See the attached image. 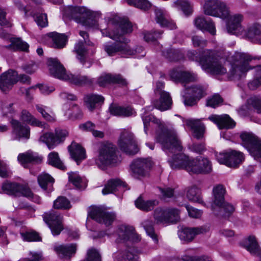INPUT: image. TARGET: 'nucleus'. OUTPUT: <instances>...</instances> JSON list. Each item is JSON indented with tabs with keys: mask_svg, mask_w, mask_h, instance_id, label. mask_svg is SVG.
I'll use <instances>...</instances> for the list:
<instances>
[{
	"mask_svg": "<svg viewBox=\"0 0 261 261\" xmlns=\"http://www.w3.org/2000/svg\"><path fill=\"white\" fill-rule=\"evenodd\" d=\"M108 28H100L103 36H108L117 42L106 44L104 50L109 56H114L120 52L122 55H130L135 51L130 49L127 44L129 40L123 37L126 34L132 32V25L126 19L116 16L110 18L108 22Z\"/></svg>",
	"mask_w": 261,
	"mask_h": 261,
	"instance_id": "nucleus-1",
	"label": "nucleus"
},
{
	"mask_svg": "<svg viewBox=\"0 0 261 261\" xmlns=\"http://www.w3.org/2000/svg\"><path fill=\"white\" fill-rule=\"evenodd\" d=\"M232 63L229 71L230 77L233 80H240L246 76L247 72L250 69H255V78L248 84V88L254 90L261 85V65L252 66L250 65L255 57L250 55L240 52H236L232 57Z\"/></svg>",
	"mask_w": 261,
	"mask_h": 261,
	"instance_id": "nucleus-2",
	"label": "nucleus"
},
{
	"mask_svg": "<svg viewBox=\"0 0 261 261\" xmlns=\"http://www.w3.org/2000/svg\"><path fill=\"white\" fill-rule=\"evenodd\" d=\"M142 120L146 134L150 122H152L159 127L160 132L157 135L156 140L161 144L164 151L169 153L181 149L179 138L176 131L173 127L164 125L161 120L150 115H143Z\"/></svg>",
	"mask_w": 261,
	"mask_h": 261,
	"instance_id": "nucleus-3",
	"label": "nucleus"
},
{
	"mask_svg": "<svg viewBox=\"0 0 261 261\" xmlns=\"http://www.w3.org/2000/svg\"><path fill=\"white\" fill-rule=\"evenodd\" d=\"M47 65L50 74L60 80L69 81L78 86H91L94 82V79L87 76L66 73L65 68L57 58L48 59Z\"/></svg>",
	"mask_w": 261,
	"mask_h": 261,
	"instance_id": "nucleus-4",
	"label": "nucleus"
},
{
	"mask_svg": "<svg viewBox=\"0 0 261 261\" xmlns=\"http://www.w3.org/2000/svg\"><path fill=\"white\" fill-rule=\"evenodd\" d=\"M216 14L215 17H219L222 19H228L227 30L230 34L239 35L243 30L241 22L243 16L240 14L230 16L229 8L226 3L218 0L216 8Z\"/></svg>",
	"mask_w": 261,
	"mask_h": 261,
	"instance_id": "nucleus-5",
	"label": "nucleus"
},
{
	"mask_svg": "<svg viewBox=\"0 0 261 261\" xmlns=\"http://www.w3.org/2000/svg\"><path fill=\"white\" fill-rule=\"evenodd\" d=\"M63 14L84 25L92 27L96 25V19L98 13L84 7L69 6L65 9Z\"/></svg>",
	"mask_w": 261,
	"mask_h": 261,
	"instance_id": "nucleus-6",
	"label": "nucleus"
},
{
	"mask_svg": "<svg viewBox=\"0 0 261 261\" xmlns=\"http://www.w3.org/2000/svg\"><path fill=\"white\" fill-rule=\"evenodd\" d=\"M225 190L223 186L219 185L213 189L214 199L212 205V210L217 216L228 217L234 211L233 206L224 201Z\"/></svg>",
	"mask_w": 261,
	"mask_h": 261,
	"instance_id": "nucleus-7",
	"label": "nucleus"
},
{
	"mask_svg": "<svg viewBox=\"0 0 261 261\" xmlns=\"http://www.w3.org/2000/svg\"><path fill=\"white\" fill-rule=\"evenodd\" d=\"M116 147L113 144H102L99 148V154L95 160L96 164L100 168L108 165H114L117 163Z\"/></svg>",
	"mask_w": 261,
	"mask_h": 261,
	"instance_id": "nucleus-8",
	"label": "nucleus"
},
{
	"mask_svg": "<svg viewBox=\"0 0 261 261\" xmlns=\"http://www.w3.org/2000/svg\"><path fill=\"white\" fill-rule=\"evenodd\" d=\"M4 193L14 197L24 196L32 199L36 202H39V198L34 196L29 187L24 184L17 182H5L2 186Z\"/></svg>",
	"mask_w": 261,
	"mask_h": 261,
	"instance_id": "nucleus-9",
	"label": "nucleus"
},
{
	"mask_svg": "<svg viewBox=\"0 0 261 261\" xmlns=\"http://www.w3.org/2000/svg\"><path fill=\"white\" fill-rule=\"evenodd\" d=\"M206 58L200 60V65L204 70L213 74H224L227 72L226 68L222 63V61L213 56L212 51L206 50Z\"/></svg>",
	"mask_w": 261,
	"mask_h": 261,
	"instance_id": "nucleus-10",
	"label": "nucleus"
},
{
	"mask_svg": "<svg viewBox=\"0 0 261 261\" xmlns=\"http://www.w3.org/2000/svg\"><path fill=\"white\" fill-rule=\"evenodd\" d=\"M215 156L219 163L231 168L238 167L244 160L242 152L232 149L216 153Z\"/></svg>",
	"mask_w": 261,
	"mask_h": 261,
	"instance_id": "nucleus-11",
	"label": "nucleus"
},
{
	"mask_svg": "<svg viewBox=\"0 0 261 261\" xmlns=\"http://www.w3.org/2000/svg\"><path fill=\"white\" fill-rule=\"evenodd\" d=\"M242 145L255 159H261V141L252 133L244 132L240 135Z\"/></svg>",
	"mask_w": 261,
	"mask_h": 261,
	"instance_id": "nucleus-12",
	"label": "nucleus"
},
{
	"mask_svg": "<svg viewBox=\"0 0 261 261\" xmlns=\"http://www.w3.org/2000/svg\"><path fill=\"white\" fill-rule=\"evenodd\" d=\"M118 145L121 151L129 155L135 154L139 151L133 134L126 129L121 133Z\"/></svg>",
	"mask_w": 261,
	"mask_h": 261,
	"instance_id": "nucleus-13",
	"label": "nucleus"
},
{
	"mask_svg": "<svg viewBox=\"0 0 261 261\" xmlns=\"http://www.w3.org/2000/svg\"><path fill=\"white\" fill-rule=\"evenodd\" d=\"M118 145L121 151L129 155L135 154L139 151L133 134L126 129L121 133Z\"/></svg>",
	"mask_w": 261,
	"mask_h": 261,
	"instance_id": "nucleus-14",
	"label": "nucleus"
},
{
	"mask_svg": "<svg viewBox=\"0 0 261 261\" xmlns=\"http://www.w3.org/2000/svg\"><path fill=\"white\" fill-rule=\"evenodd\" d=\"M212 170L211 162L207 158H196L189 160L186 171L190 174H206Z\"/></svg>",
	"mask_w": 261,
	"mask_h": 261,
	"instance_id": "nucleus-15",
	"label": "nucleus"
},
{
	"mask_svg": "<svg viewBox=\"0 0 261 261\" xmlns=\"http://www.w3.org/2000/svg\"><path fill=\"white\" fill-rule=\"evenodd\" d=\"M42 217L54 236L58 235L63 229V217L55 211L44 213Z\"/></svg>",
	"mask_w": 261,
	"mask_h": 261,
	"instance_id": "nucleus-16",
	"label": "nucleus"
},
{
	"mask_svg": "<svg viewBox=\"0 0 261 261\" xmlns=\"http://www.w3.org/2000/svg\"><path fill=\"white\" fill-rule=\"evenodd\" d=\"M88 216L106 226L111 225L116 219V214L114 212H107L99 207H92L89 212Z\"/></svg>",
	"mask_w": 261,
	"mask_h": 261,
	"instance_id": "nucleus-17",
	"label": "nucleus"
},
{
	"mask_svg": "<svg viewBox=\"0 0 261 261\" xmlns=\"http://www.w3.org/2000/svg\"><path fill=\"white\" fill-rule=\"evenodd\" d=\"M117 243H124L127 241L138 242L140 241L141 238L135 230V228L131 226L120 225L117 230Z\"/></svg>",
	"mask_w": 261,
	"mask_h": 261,
	"instance_id": "nucleus-18",
	"label": "nucleus"
},
{
	"mask_svg": "<svg viewBox=\"0 0 261 261\" xmlns=\"http://www.w3.org/2000/svg\"><path fill=\"white\" fill-rule=\"evenodd\" d=\"M151 166V162L149 159H136L130 165L132 175L136 178L144 176Z\"/></svg>",
	"mask_w": 261,
	"mask_h": 261,
	"instance_id": "nucleus-19",
	"label": "nucleus"
},
{
	"mask_svg": "<svg viewBox=\"0 0 261 261\" xmlns=\"http://www.w3.org/2000/svg\"><path fill=\"white\" fill-rule=\"evenodd\" d=\"M179 142L181 146V149L180 150H176L174 152H170L169 153H167L166 151L165 152L168 156H170V155H172V158L168 160L170 165L172 169H184L186 170V166H188L190 158L184 154H175L176 152L180 151L182 149L181 143L180 140Z\"/></svg>",
	"mask_w": 261,
	"mask_h": 261,
	"instance_id": "nucleus-20",
	"label": "nucleus"
},
{
	"mask_svg": "<svg viewBox=\"0 0 261 261\" xmlns=\"http://www.w3.org/2000/svg\"><path fill=\"white\" fill-rule=\"evenodd\" d=\"M17 82V72L14 70H8L0 75V89L3 92H7Z\"/></svg>",
	"mask_w": 261,
	"mask_h": 261,
	"instance_id": "nucleus-21",
	"label": "nucleus"
},
{
	"mask_svg": "<svg viewBox=\"0 0 261 261\" xmlns=\"http://www.w3.org/2000/svg\"><path fill=\"white\" fill-rule=\"evenodd\" d=\"M170 78L175 82L186 84L197 81V75L191 71H182L179 69H173L170 72Z\"/></svg>",
	"mask_w": 261,
	"mask_h": 261,
	"instance_id": "nucleus-22",
	"label": "nucleus"
},
{
	"mask_svg": "<svg viewBox=\"0 0 261 261\" xmlns=\"http://www.w3.org/2000/svg\"><path fill=\"white\" fill-rule=\"evenodd\" d=\"M208 119L217 124L219 129L232 128L236 125L235 122L227 114L213 115L210 116Z\"/></svg>",
	"mask_w": 261,
	"mask_h": 261,
	"instance_id": "nucleus-23",
	"label": "nucleus"
},
{
	"mask_svg": "<svg viewBox=\"0 0 261 261\" xmlns=\"http://www.w3.org/2000/svg\"><path fill=\"white\" fill-rule=\"evenodd\" d=\"M160 98L152 101V104L156 109L161 111L170 110L172 108V99L169 92L163 93L159 95Z\"/></svg>",
	"mask_w": 261,
	"mask_h": 261,
	"instance_id": "nucleus-24",
	"label": "nucleus"
},
{
	"mask_svg": "<svg viewBox=\"0 0 261 261\" xmlns=\"http://www.w3.org/2000/svg\"><path fill=\"white\" fill-rule=\"evenodd\" d=\"M98 84L101 86H105L108 84H118L122 86L127 85L126 80L120 74H107L100 76L97 81Z\"/></svg>",
	"mask_w": 261,
	"mask_h": 261,
	"instance_id": "nucleus-25",
	"label": "nucleus"
},
{
	"mask_svg": "<svg viewBox=\"0 0 261 261\" xmlns=\"http://www.w3.org/2000/svg\"><path fill=\"white\" fill-rule=\"evenodd\" d=\"M205 231L206 229L203 227L185 228L178 232V236L181 240L189 242L192 241L196 235Z\"/></svg>",
	"mask_w": 261,
	"mask_h": 261,
	"instance_id": "nucleus-26",
	"label": "nucleus"
},
{
	"mask_svg": "<svg viewBox=\"0 0 261 261\" xmlns=\"http://www.w3.org/2000/svg\"><path fill=\"white\" fill-rule=\"evenodd\" d=\"M155 15L156 22L161 26L166 27L170 30L175 29L177 28L175 23L170 19L168 15L163 10L155 9Z\"/></svg>",
	"mask_w": 261,
	"mask_h": 261,
	"instance_id": "nucleus-27",
	"label": "nucleus"
},
{
	"mask_svg": "<svg viewBox=\"0 0 261 261\" xmlns=\"http://www.w3.org/2000/svg\"><path fill=\"white\" fill-rule=\"evenodd\" d=\"M185 122L193 130V136L195 138L200 139L203 137L205 126L199 119H187Z\"/></svg>",
	"mask_w": 261,
	"mask_h": 261,
	"instance_id": "nucleus-28",
	"label": "nucleus"
},
{
	"mask_svg": "<svg viewBox=\"0 0 261 261\" xmlns=\"http://www.w3.org/2000/svg\"><path fill=\"white\" fill-rule=\"evenodd\" d=\"M68 150L71 158L79 164L80 162L86 158L85 150L79 144L72 142L68 146Z\"/></svg>",
	"mask_w": 261,
	"mask_h": 261,
	"instance_id": "nucleus-29",
	"label": "nucleus"
},
{
	"mask_svg": "<svg viewBox=\"0 0 261 261\" xmlns=\"http://www.w3.org/2000/svg\"><path fill=\"white\" fill-rule=\"evenodd\" d=\"M194 23L199 29L207 31L213 35L216 34L215 26L211 19L206 20L203 17H198L195 18Z\"/></svg>",
	"mask_w": 261,
	"mask_h": 261,
	"instance_id": "nucleus-30",
	"label": "nucleus"
},
{
	"mask_svg": "<svg viewBox=\"0 0 261 261\" xmlns=\"http://www.w3.org/2000/svg\"><path fill=\"white\" fill-rule=\"evenodd\" d=\"M245 36L251 42L261 44V24H253L247 29Z\"/></svg>",
	"mask_w": 261,
	"mask_h": 261,
	"instance_id": "nucleus-31",
	"label": "nucleus"
},
{
	"mask_svg": "<svg viewBox=\"0 0 261 261\" xmlns=\"http://www.w3.org/2000/svg\"><path fill=\"white\" fill-rule=\"evenodd\" d=\"M243 246L251 254L258 256L261 261V248L259 249L258 245L254 237L250 236L245 239L243 243Z\"/></svg>",
	"mask_w": 261,
	"mask_h": 261,
	"instance_id": "nucleus-32",
	"label": "nucleus"
},
{
	"mask_svg": "<svg viewBox=\"0 0 261 261\" xmlns=\"http://www.w3.org/2000/svg\"><path fill=\"white\" fill-rule=\"evenodd\" d=\"M11 124L13 129V133L18 139L24 138L27 139L30 138V128L27 126L22 125L18 120L12 119Z\"/></svg>",
	"mask_w": 261,
	"mask_h": 261,
	"instance_id": "nucleus-33",
	"label": "nucleus"
},
{
	"mask_svg": "<svg viewBox=\"0 0 261 261\" xmlns=\"http://www.w3.org/2000/svg\"><path fill=\"white\" fill-rule=\"evenodd\" d=\"M57 253L62 257L70 258L77 250L76 244L61 245L55 248Z\"/></svg>",
	"mask_w": 261,
	"mask_h": 261,
	"instance_id": "nucleus-34",
	"label": "nucleus"
},
{
	"mask_svg": "<svg viewBox=\"0 0 261 261\" xmlns=\"http://www.w3.org/2000/svg\"><path fill=\"white\" fill-rule=\"evenodd\" d=\"M18 161L20 164L25 167L27 163H40L42 161V158L33 152H26L20 153L17 158Z\"/></svg>",
	"mask_w": 261,
	"mask_h": 261,
	"instance_id": "nucleus-35",
	"label": "nucleus"
},
{
	"mask_svg": "<svg viewBox=\"0 0 261 261\" xmlns=\"http://www.w3.org/2000/svg\"><path fill=\"white\" fill-rule=\"evenodd\" d=\"M39 141L45 143L49 149H53L60 144V139L53 133H45L40 136Z\"/></svg>",
	"mask_w": 261,
	"mask_h": 261,
	"instance_id": "nucleus-36",
	"label": "nucleus"
},
{
	"mask_svg": "<svg viewBox=\"0 0 261 261\" xmlns=\"http://www.w3.org/2000/svg\"><path fill=\"white\" fill-rule=\"evenodd\" d=\"M84 99L86 107L92 111L95 108L96 105L103 102L105 98L100 95L91 94L86 95Z\"/></svg>",
	"mask_w": 261,
	"mask_h": 261,
	"instance_id": "nucleus-37",
	"label": "nucleus"
},
{
	"mask_svg": "<svg viewBox=\"0 0 261 261\" xmlns=\"http://www.w3.org/2000/svg\"><path fill=\"white\" fill-rule=\"evenodd\" d=\"M38 182L41 188L47 192L53 191L54 179L48 174L43 173L39 175L38 176Z\"/></svg>",
	"mask_w": 261,
	"mask_h": 261,
	"instance_id": "nucleus-38",
	"label": "nucleus"
},
{
	"mask_svg": "<svg viewBox=\"0 0 261 261\" xmlns=\"http://www.w3.org/2000/svg\"><path fill=\"white\" fill-rule=\"evenodd\" d=\"M111 114L122 117H129L133 115L134 110L130 107H121L113 105L110 107Z\"/></svg>",
	"mask_w": 261,
	"mask_h": 261,
	"instance_id": "nucleus-39",
	"label": "nucleus"
},
{
	"mask_svg": "<svg viewBox=\"0 0 261 261\" xmlns=\"http://www.w3.org/2000/svg\"><path fill=\"white\" fill-rule=\"evenodd\" d=\"M126 185L125 182H122L120 179H111L108 181L102 190V193L104 195L112 193L121 187H125Z\"/></svg>",
	"mask_w": 261,
	"mask_h": 261,
	"instance_id": "nucleus-40",
	"label": "nucleus"
},
{
	"mask_svg": "<svg viewBox=\"0 0 261 261\" xmlns=\"http://www.w3.org/2000/svg\"><path fill=\"white\" fill-rule=\"evenodd\" d=\"M159 204L156 200H144L141 197L135 201L136 207L140 210L148 212L153 210L155 206Z\"/></svg>",
	"mask_w": 261,
	"mask_h": 261,
	"instance_id": "nucleus-41",
	"label": "nucleus"
},
{
	"mask_svg": "<svg viewBox=\"0 0 261 261\" xmlns=\"http://www.w3.org/2000/svg\"><path fill=\"white\" fill-rule=\"evenodd\" d=\"M48 36L51 38L55 48H61L65 46L67 38L64 34L51 32L48 33Z\"/></svg>",
	"mask_w": 261,
	"mask_h": 261,
	"instance_id": "nucleus-42",
	"label": "nucleus"
},
{
	"mask_svg": "<svg viewBox=\"0 0 261 261\" xmlns=\"http://www.w3.org/2000/svg\"><path fill=\"white\" fill-rule=\"evenodd\" d=\"M4 47L11 50H20L27 51L29 45L27 43L23 42L19 38H12L11 39V44L8 45L4 46Z\"/></svg>",
	"mask_w": 261,
	"mask_h": 261,
	"instance_id": "nucleus-43",
	"label": "nucleus"
},
{
	"mask_svg": "<svg viewBox=\"0 0 261 261\" xmlns=\"http://www.w3.org/2000/svg\"><path fill=\"white\" fill-rule=\"evenodd\" d=\"M173 6L181 10L186 15H191L193 12V6L189 0H177Z\"/></svg>",
	"mask_w": 261,
	"mask_h": 261,
	"instance_id": "nucleus-44",
	"label": "nucleus"
},
{
	"mask_svg": "<svg viewBox=\"0 0 261 261\" xmlns=\"http://www.w3.org/2000/svg\"><path fill=\"white\" fill-rule=\"evenodd\" d=\"M187 197L189 200L199 203H202L200 190L196 186L189 188L187 192Z\"/></svg>",
	"mask_w": 261,
	"mask_h": 261,
	"instance_id": "nucleus-45",
	"label": "nucleus"
},
{
	"mask_svg": "<svg viewBox=\"0 0 261 261\" xmlns=\"http://www.w3.org/2000/svg\"><path fill=\"white\" fill-rule=\"evenodd\" d=\"M21 119L22 121L27 122L32 126L43 127L44 125V123L36 119L26 110H23L22 111Z\"/></svg>",
	"mask_w": 261,
	"mask_h": 261,
	"instance_id": "nucleus-46",
	"label": "nucleus"
},
{
	"mask_svg": "<svg viewBox=\"0 0 261 261\" xmlns=\"http://www.w3.org/2000/svg\"><path fill=\"white\" fill-rule=\"evenodd\" d=\"M163 55L170 61H177L183 58V54L179 49L168 48L162 51Z\"/></svg>",
	"mask_w": 261,
	"mask_h": 261,
	"instance_id": "nucleus-47",
	"label": "nucleus"
},
{
	"mask_svg": "<svg viewBox=\"0 0 261 261\" xmlns=\"http://www.w3.org/2000/svg\"><path fill=\"white\" fill-rule=\"evenodd\" d=\"M48 164L55 167L61 170H65V166L59 158V154L57 152H51L48 155Z\"/></svg>",
	"mask_w": 261,
	"mask_h": 261,
	"instance_id": "nucleus-48",
	"label": "nucleus"
},
{
	"mask_svg": "<svg viewBox=\"0 0 261 261\" xmlns=\"http://www.w3.org/2000/svg\"><path fill=\"white\" fill-rule=\"evenodd\" d=\"M74 51L77 55V58L80 61L84 64L87 55V49L85 47L83 42H79L75 45Z\"/></svg>",
	"mask_w": 261,
	"mask_h": 261,
	"instance_id": "nucleus-49",
	"label": "nucleus"
},
{
	"mask_svg": "<svg viewBox=\"0 0 261 261\" xmlns=\"http://www.w3.org/2000/svg\"><path fill=\"white\" fill-rule=\"evenodd\" d=\"M141 224L147 235L150 236L155 243H157L158 240L154 231V222L150 219H146Z\"/></svg>",
	"mask_w": 261,
	"mask_h": 261,
	"instance_id": "nucleus-50",
	"label": "nucleus"
},
{
	"mask_svg": "<svg viewBox=\"0 0 261 261\" xmlns=\"http://www.w3.org/2000/svg\"><path fill=\"white\" fill-rule=\"evenodd\" d=\"M218 2V0H208L205 1L203 6L204 14L215 17L217 14L216 10Z\"/></svg>",
	"mask_w": 261,
	"mask_h": 261,
	"instance_id": "nucleus-51",
	"label": "nucleus"
},
{
	"mask_svg": "<svg viewBox=\"0 0 261 261\" xmlns=\"http://www.w3.org/2000/svg\"><path fill=\"white\" fill-rule=\"evenodd\" d=\"M154 218L157 224L168 223L167 208L164 210L158 207L154 212Z\"/></svg>",
	"mask_w": 261,
	"mask_h": 261,
	"instance_id": "nucleus-52",
	"label": "nucleus"
},
{
	"mask_svg": "<svg viewBox=\"0 0 261 261\" xmlns=\"http://www.w3.org/2000/svg\"><path fill=\"white\" fill-rule=\"evenodd\" d=\"M68 175L69 181L72 183L76 188L78 189L85 188V184L79 174L76 172H71L69 173Z\"/></svg>",
	"mask_w": 261,
	"mask_h": 261,
	"instance_id": "nucleus-53",
	"label": "nucleus"
},
{
	"mask_svg": "<svg viewBox=\"0 0 261 261\" xmlns=\"http://www.w3.org/2000/svg\"><path fill=\"white\" fill-rule=\"evenodd\" d=\"M126 3L144 11L147 10L151 7V4L147 0H125Z\"/></svg>",
	"mask_w": 261,
	"mask_h": 261,
	"instance_id": "nucleus-54",
	"label": "nucleus"
},
{
	"mask_svg": "<svg viewBox=\"0 0 261 261\" xmlns=\"http://www.w3.org/2000/svg\"><path fill=\"white\" fill-rule=\"evenodd\" d=\"M23 240L28 242L41 241V238L35 231H28L20 233Z\"/></svg>",
	"mask_w": 261,
	"mask_h": 261,
	"instance_id": "nucleus-55",
	"label": "nucleus"
},
{
	"mask_svg": "<svg viewBox=\"0 0 261 261\" xmlns=\"http://www.w3.org/2000/svg\"><path fill=\"white\" fill-rule=\"evenodd\" d=\"M54 207L56 209H67L70 207L69 200L65 197H59L54 203Z\"/></svg>",
	"mask_w": 261,
	"mask_h": 261,
	"instance_id": "nucleus-56",
	"label": "nucleus"
},
{
	"mask_svg": "<svg viewBox=\"0 0 261 261\" xmlns=\"http://www.w3.org/2000/svg\"><path fill=\"white\" fill-rule=\"evenodd\" d=\"M179 212L176 208H167L168 223H176L179 220Z\"/></svg>",
	"mask_w": 261,
	"mask_h": 261,
	"instance_id": "nucleus-57",
	"label": "nucleus"
},
{
	"mask_svg": "<svg viewBox=\"0 0 261 261\" xmlns=\"http://www.w3.org/2000/svg\"><path fill=\"white\" fill-rule=\"evenodd\" d=\"M192 42L194 47L203 48L207 45L206 40L198 35H194L191 38Z\"/></svg>",
	"mask_w": 261,
	"mask_h": 261,
	"instance_id": "nucleus-58",
	"label": "nucleus"
},
{
	"mask_svg": "<svg viewBox=\"0 0 261 261\" xmlns=\"http://www.w3.org/2000/svg\"><path fill=\"white\" fill-rule=\"evenodd\" d=\"M192 94L198 100L206 95L205 89L200 85H195L191 88Z\"/></svg>",
	"mask_w": 261,
	"mask_h": 261,
	"instance_id": "nucleus-59",
	"label": "nucleus"
},
{
	"mask_svg": "<svg viewBox=\"0 0 261 261\" xmlns=\"http://www.w3.org/2000/svg\"><path fill=\"white\" fill-rule=\"evenodd\" d=\"M223 101L222 98L218 94H215L207 100L206 106L215 108L218 107Z\"/></svg>",
	"mask_w": 261,
	"mask_h": 261,
	"instance_id": "nucleus-60",
	"label": "nucleus"
},
{
	"mask_svg": "<svg viewBox=\"0 0 261 261\" xmlns=\"http://www.w3.org/2000/svg\"><path fill=\"white\" fill-rule=\"evenodd\" d=\"M45 107L42 105H36L37 111L41 114L42 117L47 121L53 122L55 121V115L53 113H48Z\"/></svg>",
	"mask_w": 261,
	"mask_h": 261,
	"instance_id": "nucleus-61",
	"label": "nucleus"
},
{
	"mask_svg": "<svg viewBox=\"0 0 261 261\" xmlns=\"http://www.w3.org/2000/svg\"><path fill=\"white\" fill-rule=\"evenodd\" d=\"M87 255V256L84 261H101L100 255L95 249L88 250Z\"/></svg>",
	"mask_w": 261,
	"mask_h": 261,
	"instance_id": "nucleus-62",
	"label": "nucleus"
},
{
	"mask_svg": "<svg viewBox=\"0 0 261 261\" xmlns=\"http://www.w3.org/2000/svg\"><path fill=\"white\" fill-rule=\"evenodd\" d=\"M248 103L252 106L257 112L261 113V97L253 96L248 100Z\"/></svg>",
	"mask_w": 261,
	"mask_h": 261,
	"instance_id": "nucleus-63",
	"label": "nucleus"
},
{
	"mask_svg": "<svg viewBox=\"0 0 261 261\" xmlns=\"http://www.w3.org/2000/svg\"><path fill=\"white\" fill-rule=\"evenodd\" d=\"M135 252L134 248H129L123 255L124 259L126 261H139V257L137 254L135 253Z\"/></svg>",
	"mask_w": 261,
	"mask_h": 261,
	"instance_id": "nucleus-64",
	"label": "nucleus"
}]
</instances>
